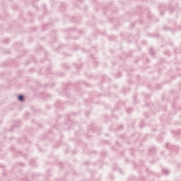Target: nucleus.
Masks as SVG:
<instances>
[{
    "label": "nucleus",
    "instance_id": "nucleus-1",
    "mask_svg": "<svg viewBox=\"0 0 181 181\" xmlns=\"http://www.w3.org/2000/svg\"><path fill=\"white\" fill-rule=\"evenodd\" d=\"M18 100H19V101H23V95H19L18 96Z\"/></svg>",
    "mask_w": 181,
    "mask_h": 181
}]
</instances>
